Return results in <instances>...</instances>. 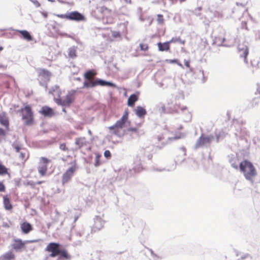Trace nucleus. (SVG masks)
Instances as JSON below:
<instances>
[{"mask_svg":"<svg viewBox=\"0 0 260 260\" xmlns=\"http://www.w3.org/2000/svg\"><path fill=\"white\" fill-rule=\"evenodd\" d=\"M138 100V96L135 94H132L129 96L127 100V105L131 107H134L135 103Z\"/></svg>","mask_w":260,"mask_h":260,"instance_id":"25","label":"nucleus"},{"mask_svg":"<svg viewBox=\"0 0 260 260\" xmlns=\"http://www.w3.org/2000/svg\"><path fill=\"white\" fill-rule=\"evenodd\" d=\"M213 139L212 136H205L202 135L199 139L197 145L198 146H202L207 144H209Z\"/></svg>","mask_w":260,"mask_h":260,"instance_id":"16","label":"nucleus"},{"mask_svg":"<svg viewBox=\"0 0 260 260\" xmlns=\"http://www.w3.org/2000/svg\"><path fill=\"white\" fill-rule=\"evenodd\" d=\"M162 139H163V138H161V137H158V140L159 141H160Z\"/></svg>","mask_w":260,"mask_h":260,"instance_id":"49","label":"nucleus"},{"mask_svg":"<svg viewBox=\"0 0 260 260\" xmlns=\"http://www.w3.org/2000/svg\"><path fill=\"white\" fill-rule=\"evenodd\" d=\"M177 42H179V43H180L182 45H184L185 43V41L182 40L181 39V38L179 37L177 38Z\"/></svg>","mask_w":260,"mask_h":260,"instance_id":"37","label":"nucleus"},{"mask_svg":"<svg viewBox=\"0 0 260 260\" xmlns=\"http://www.w3.org/2000/svg\"><path fill=\"white\" fill-rule=\"evenodd\" d=\"M140 49L142 51H147L148 49V45L146 43H141L140 44Z\"/></svg>","mask_w":260,"mask_h":260,"instance_id":"31","label":"nucleus"},{"mask_svg":"<svg viewBox=\"0 0 260 260\" xmlns=\"http://www.w3.org/2000/svg\"><path fill=\"white\" fill-rule=\"evenodd\" d=\"M60 245L59 243L55 242L49 243L45 248V251L49 252V255L47 256L45 260H48L49 257H55L60 256L57 260H60V258L63 257L66 259L70 258L67 250L65 249H61Z\"/></svg>","mask_w":260,"mask_h":260,"instance_id":"3","label":"nucleus"},{"mask_svg":"<svg viewBox=\"0 0 260 260\" xmlns=\"http://www.w3.org/2000/svg\"><path fill=\"white\" fill-rule=\"evenodd\" d=\"M40 113L44 116L49 117H51L55 115L54 110L48 106L42 107L40 111Z\"/></svg>","mask_w":260,"mask_h":260,"instance_id":"17","label":"nucleus"},{"mask_svg":"<svg viewBox=\"0 0 260 260\" xmlns=\"http://www.w3.org/2000/svg\"><path fill=\"white\" fill-rule=\"evenodd\" d=\"M69 56L71 58L76 57V51L75 48H70L68 53Z\"/></svg>","mask_w":260,"mask_h":260,"instance_id":"29","label":"nucleus"},{"mask_svg":"<svg viewBox=\"0 0 260 260\" xmlns=\"http://www.w3.org/2000/svg\"><path fill=\"white\" fill-rule=\"evenodd\" d=\"M239 169L243 174L245 178L251 181L257 175L256 169L250 161L245 159L239 164Z\"/></svg>","mask_w":260,"mask_h":260,"instance_id":"4","label":"nucleus"},{"mask_svg":"<svg viewBox=\"0 0 260 260\" xmlns=\"http://www.w3.org/2000/svg\"><path fill=\"white\" fill-rule=\"evenodd\" d=\"M51 162V160L45 157H41L40 158L39 165L38 170L41 176H44L46 174L48 163Z\"/></svg>","mask_w":260,"mask_h":260,"instance_id":"11","label":"nucleus"},{"mask_svg":"<svg viewBox=\"0 0 260 260\" xmlns=\"http://www.w3.org/2000/svg\"><path fill=\"white\" fill-rule=\"evenodd\" d=\"M17 31L21 35L22 38L24 40H26L27 41H31L32 40V36L29 34V32L28 31H27V30H17Z\"/></svg>","mask_w":260,"mask_h":260,"instance_id":"23","label":"nucleus"},{"mask_svg":"<svg viewBox=\"0 0 260 260\" xmlns=\"http://www.w3.org/2000/svg\"><path fill=\"white\" fill-rule=\"evenodd\" d=\"M38 73L39 78L45 82H47L50 80L51 73L49 71L44 69H39L38 70Z\"/></svg>","mask_w":260,"mask_h":260,"instance_id":"14","label":"nucleus"},{"mask_svg":"<svg viewBox=\"0 0 260 260\" xmlns=\"http://www.w3.org/2000/svg\"><path fill=\"white\" fill-rule=\"evenodd\" d=\"M170 62L171 63H178L179 66L182 67V64L181 63H178V60L177 59H173V60H170Z\"/></svg>","mask_w":260,"mask_h":260,"instance_id":"42","label":"nucleus"},{"mask_svg":"<svg viewBox=\"0 0 260 260\" xmlns=\"http://www.w3.org/2000/svg\"><path fill=\"white\" fill-rule=\"evenodd\" d=\"M6 190V187L5 185L0 181V192H5Z\"/></svg>","mask_w":260,"mask_h":260,"instance_id":"34","label":"nucleus"},{"mask_svg":"<svg viewBox=\"0 0 260 260\" xmlns=\"http://www.w3.org/2000/svg\"><path fill=\"white\" fill-rule=\"evenodd\" d=\"M57 16L61 19H66L75 21H84L86 18L84 15L78 11H73L68 14H59Z\"/></svg>","mask_w":260,"mask_h":260,"instance_id":"7","label":"nucleus"},{"mask_svg":"<svg viewBox=\"0 0 260 260\" xmlns=\"http://www.w3.org/2000/svg\"><path fill=\"white\" fill-rule=\"evenodd\" d=\"M96 72L94 70H89L87 71L84 74V78L87 81H85L83 83V87L90 88L93 87L98 85L104 86H109L115 87L116 85L114 83L97 79L94 80V77L96 75Z\"/></svg>","mask_w":260,"mask_h":260,"instance_id":"2","label":"nucleus"},{"mask_svg":"<svg viewBox=\"0 0 260 260\" xmlns=\"http://www.w3.org/2000/svg\"><path fill=\"white\" fill-rule=\"evenodd\" d=\"M22 119L25 125H29L34 123V118L32 108L30 105H25L20 110Z\"/></svg>","mask_w":260,"mask_h":260,"instance_id":"5","label":"nucleus"},{"mask_svg":"<svg viewBox=\"0 0 260 260\" xmlns=\"http://www.w3.org/2000/svg\"><path fill=\"white\" fill-rule=\"evenodd\" d=\"M56 91H57L58 92V96L60 97V94H61V91L59 89L58 87L56 88Z\"/></svg>","mask_w":260,"mask_h":260,"instance_id":"43","label":"nucleus"},{"mask_svg":"<svg viewBox=\"0 0 260 260\" xmlns=\"http://www.w3.org/2000/svg\"><path fill=\"white\" fill-rule=\"evenodd\" d=\"M136 114L138 117H142L146 114V111L144 108L138 106L136 110Z\"/></svg>","mask_w":260,"mask_h":260,"instance_id":"26","label":"nucleus"},{"mask_svg":"<svg viewBox=\"0 0 260 260\" xmlns=\"http://www.w3.org/2000/svg\"><path fill=\"white\" fill-rule=\"evenodd\" d=\"M75 93L76 91L75 90L71 91L68 93L63 100L59 98L55 99V101L58 105L69 106L74 101Z\"/></svg>","mask_w":260,"mask_h":260,"instance_id":"8","label":"nucleus"},{"mask_svg":"<svg viewBox=\"0 0 260 260\" xmlns=\"http://www.w3.org/2000/svg\"><path fill=\"white\" fill-rule=\"evenodd\" d=\"M0 123L5 127L7 131L10 130L9 118L5 112L0 113Z\"/></svg>","mask_w":260,"mask_h":260,"instance_id":"15","label":"nucleus"},{"mask_svg":"<svg viewBox=\"0 0 260 260\" xmlns=\"http://www.w3.org/2000/svg\"><path fill=\"white\" fill-rule=\"evenodd\" d=\"M168 42L169 43L170 45L171 43H176L177 42V38L173 37L170 41H168Z\"/></svg>","mask_w":260,"mask_h":260,"instance_id":"40","label":"nucleus"},{"mask_svg":"<svg viewBox=\"0 0 260 260\" xmlns=\"http://www.w3.org/2000/svg\"><path fill=\"white\" fill-rule=\"evenodd\" d=\"M179 1H180V2L181 3V2H184V1H185L186 0H179Z\"/></svg>","mask_w":260,"mask_h":260,"instance_id":"52","label":"nucleus"},{"mask_svg":"<svg viewBox=\"0 0 260 260\" xmlns=\"http://www.w3.org/2000/svg\"><path fill=\"white\" fill-rule=\"evenodd\" d=\"M15 255L12 251H9L0 256V260H15Z\"/></svg>","mask_w":260,"mask_h":260,"instance_id":"21","label":"nucleus"},{"mask_svg":"<svg viewBox=\"0 0 260 260\" xmlns=\"http://www.w3.org/2000/svg\"><path fill=\"white\" fill-rule=\"evenodd\" d=\"M101 157V155L100 154H96L95 158V163L94 166L95 167H98L100 165H101V162L100 161V158Z\"/></svg>","mask_w":260,"mask_h":260,"instance_id":"30","label":"nucleus"},{"mask_svg":"<svg viewBox=\"0 0 260 260\" xmlns=\"http://www.w3.org/2000/svg\"><path fill=\"white\" fill-rule=\"evenodd\" d=\"M157 46L158 50L161 52L168 51L170 49V45L168 41L165 43L159 42L157 43Z\"/></svg>","mask_w":260,"mask_h":260,"instance_id":"22","label":"nucleus"},{"mask_svg":"<svg viewBox=\"0 0 260 260\" xmlns=\"http://www.w3.org/2000/svg\"><path fill=\"white\" fill-rule=\"evenodd\" d=\"M237 5L238 6H241V7H242L243 8H245V5H243V4H239L238 3H237Z\"/></svg>","mask_w":260,"mask_h":260,"instance_id":"45","label":"nucleus"},{"mask_svg":"<svg viewBox=\"0 0 260 260\" xmlns=\"http://www.w3.org/2000/svg\"><path fill=\"white\" fill-rule=\"evenodd\" d=\"M115 37L120 36V34L119 32H116V34L114 35Z\"/></svg>","mask_w":260,"mask_h":260,"instance_id":"48","label":"nucleus"},{"mask_svg":"<svg viewBox=\"0 0 260 260\" xmlns=\"http://www.w3.org/2000/svg\"><path fill=\"white\" fill-rule=\"evenodd\" d=\"M88 143L85 137L78 138L76 139L75 144L79 148L86 146Z\"/></svg>","mask_w":260,"mask_h":260,"instance_id":"24","label":"nucleus"},{"mask_svg":"<svg viewBox=\"0 0 260 260\" xmlns=\"http://www.w3.org/2000/svg\"><path fill=\"white\" fill-rule=\"evenodd\" d=\"M127 131L129 132L138 133V128L136 127H129L127 129Z\"/></svg>","mask_w":260,"mask_h":260,"instance_id":"39","label":"nucleus"},{"mask_svg":"<svg viewBox=\"0 0 260 260\" xmlns=\"http://www.w3.org/2000/svg\"><path fill=\"white\" fill-rule=\"evenodd\" d=\"M100 11L101 12H104L105 11L111 12V10H109L107 8H106V7H104V6L100 7Z\"/></svg>","mask_w":260,"mask_h":260,"instance_id":"36","label":"nucleus"},{"mask_svg":"<svg viewBox=\"0 0 260 260\" xmlns=\"http://www.w3.org/2000/svg\"><path fill=\"white\" fill-rule=\"evenodd\" d=\"M31 2L35 5L36 7H39L40 6V4L37 0H30Z\"/></svg>","mask_w":260,"mask_h":260,"instance_id":"38","label":"nucleus"},{"mask_svg":"<svg viewBox=\"0 0 260 260\" xmlns=\"http://www.w3.org/2000/svg\"><path fill=\"white\" fill-rule=\"evenodd\" d=\"M72 164V166L67 169L62 175L61 181L63 185L68 183L71 180L74 173L77 170V167L76 165V161H74L73 163Z\"/></svg>","mask_w":260,"mask_h":260,"instance_id":"9","label":"nucleus"},{"mask_svg":"<svg viewBox=\"0 0 260 260\" xmlns=\"http://www.w3.org/2000/svg\"><path fill=\"white\" fill-rule=\"evenodd\" d=\"M42 14L45 18L47 17L48 14L47 13L43 12Z\"/></svg>","mask_w":260,"mask_h":260,"instance_id":"44","label":"nucleus"},{"mask_svg":"<svg viewBox=\"0 0 260 260\" xmlns=\"http://www.w3.org/2000/svg\"><path fill=\"white\" fill-rule=\"evenodd\" d=\"M14 107L15 108H18V106H17V105H14Z\"/></svg>","mask_w":260,"mask_h":260,"instance_id":"51","label":"nucleus"},{"mask_svg":"<svg viewBox=\"0 0 260 260\" xmlns=\"http://www.w3.org/2000/svg\"><path fill=\"white\" fill-rule=\"evenodd\" d=\"M104 156L107 158H110L111 156V152L109 150H106L104 152Z\"/></svg>","mask_w":260,"mask_h":260,"instance_id":"33","label":"nucleus"},{"mask_svg":"<svg viewBox=\"0 0 260 260\" xmlns=\"http://www.w3.org/2000/svg\"><path fill=\"white\" fill-rule=\"evenodd\" d=\"M215 41L219 45L224 46H229V39L226 37L225 35H220L215 38Z\"/></svg>","mask_w":260,"mask_h":260,"instance_id":"19","label":"nucleus"},{"mask_svg":"<svg viewBox=\"0 0 260 260\" xmlns=\"http://www.w3.org/2000/svg\"><path fill=\"white\" fill-rule=\"evenodd\" d=\"M156 21L159 24H163L165 22L163 15L161 14H158L157 15Z\"/></svg>","mask_w":260,"mask_h":260,"instance_id":"28","label":"nucleus"},{"mask_svg":"<svg viewBox=\"0 0 260 260\" xmlns=\"http://www.w3.org/2000/svg\"><path fill=\"white\" fill-rule=\"evenodd\" d=\"M41 241V239H38L23 241L21 239L17 238L13 239L11 246L14 250L20 252L25 249V244L26 243H37Z\"/></svg>","mask_w":260,"mask_h":260,"instance_id":"6","label":"nucleus"},{"mask_svg":"<svg viewBox=\"0 0 260 260\" xmlns=\"http://www.w3.org/2000/svg\"><path fill=\"white\" fill-rule=\"evenodd\" d=\"M44 181H38L37 182V184H41V183H43Z\"/></svg>","mask_w":260,"mask_h":260,"instance_id":"46","label":"nucleus"},{"mask_svg":"<svg viewBox=\"0 0 260 260\" xmlns=\"http://www.w3.org/2000/svg\"><path fill=\"white\" fill-rule=\"evenodd\" d=\"M184 64L187 68L190 67V61L189 60H184Z\"/></svg>","mask_w":260,"mask_h":260,"instance_id":"41","label":"nucleus"},{"mask_svg":"<svg viewBox=\"0 0 260 260\" xmlns=\"http://www.w3.org/2000/svg\"><path fill=\"white\" fill-rule=\"evenodd\" d=\"M9 174L8 169L0 161V175Z\"/></svg>","mask_w":260,"mask_h":260,"instance_id":"27","label":"nucleus"},{"mask_svg":"<svg viewBox=\"0 0 260 260\" xmlns=\"http://www.w3.org/2000/svg\"><path fill=\"white\" fill-rule=\"evenodd\" d=\"M105 221L100 216H96L94 218V223L91 228V232L95 233L101 230L103 227Z\"/></svg>","mask_w":260,"mask_h":260,"instance_id":"13","label":"nucleus"},{"mask_svg":"<svg viewBox=\"0 0 260 260\" xmlns=\"http://www.w3.org/2000/svg\"><path fill=\"white\" fill-rule=\"evenodd\" d=\"M16 152L19 153L18 158L21 163L24 164L29 158V153L25 149L21 148L18 145L14 146Z\"/></svg>","mask_w":260,"mask_h":260,"instance_id":"12","label":"nucleus"},{"mask_svg":"<svg viewBox=\"0 0 260 260\" xmlns=\"http://www.w3.org/2000/svg\"><path fill=\"white\" fill-rule=\"evenodd\" d=\"M231 166L233 168L235 169H238L239 168V166H238V164L236 162H234L233 160L231 161Z\"/></svg>","mask_w":260,"mask_h":260,"instance_id":"35","label":"nucleus"},{"mask_svg":"<svg viewBox=\"0 0 260 260\" xmlns=\"http://www.w3.org/2000/svg\"><path fill=\"white\" fill-rule=\"evenodd\" d=\"M3 50V47L0 46V51Z\"/></svg>","mask_w":260,"mask_h":260,"instance_id":"50","label":"nucleus"},{"mask_svg":"<svg viewBox=\"0 0 260 260\" xmlns=\"http://www.w3.org/2000/svg\"><path fill=\"white\" fill-rule=\"evenodd\" d=\"M20 229L22 232L24 234H28L33 230L32 225L27 221L20 223Z\"/></svg>","mask_w":260,"mask_h":260,"instance_id":"18","label":"nucleus"},{"mask_svg":"<svg viewBox=\"0 0 260 260\" xmlns=\"http://www.w3.org/2000/svg\"><path fill=\"white\" fill-rule=\"evenodd\" d=\"M3 205L5 210L8 211H12L13 209V205L11 202L10 198L8 194L3 196Z\"/></svg>","mask_w":260,"mask_h":260,"instance_id":"20","label":"nucleus"},{"mask_svg":"<svg viewBox=\"0 0 260 260\" xmlns=\"http://www.w3.org/2000/svg\"><path fill=\"white\" fill-rule=\"evenodd\" d=\"M79 218V216H76V217H75V219H74V221H76L77 220V219H78Z\"/></svg>","mask_w":260,"mask_h":260,"instance_id":"47","label":"nucleus"},{"mask_svg":"<svg viewBox=\"0 0 260 260\" xmlns=\"http://www.w3.org/2000/svg\"><path fill=\"white\" fill-rule=\"evenodd\" d=\"M131 121L129 120V111L128 109L124 110L122 117L115 123L108 127L110 133L119 138L123 137L124 131L123 128L127 124L129 125Z\"/></svg>","mask_w":260,"mask_h":260,"instance_id":"1","label":"nucleus"},{"mask_svg":"<svg viewBox=\"0 0 260 260\" xmlns=\"http://www.w3.org/2000/svg\"><path fill=\"white\" fill-rule=\"evenodd\" d=\"M59 148L62 151H68V148L65 143H62L59 145Z\"/></svg>","mask_w":260,"mask_h":260,"instance_id":"32","label":"nucleus"},{"mask_svg":"<svg viewBox=\"0 0 260 260\" xmlns=\"http://www.w3.org/2000/svg\"><path fill=\"white\" fill-rule=\"evenodd\" d=\"M248 43L246 42H242L239 43L238 45V50L241 57H244V62L248 63L247 55L249 53V48L247 45Z\"/></svg>","mask_w":260,"mask_h":260,"instance_id":"10","label":"nucleus"}]
</instances>
